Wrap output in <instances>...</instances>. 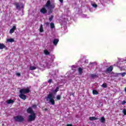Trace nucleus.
Segmentation results:
<instances>
[{
	"instance_id": "nucleus-16",
	"label": "nucleus",
	"mask_w": 126,
	"mask_h": 126,
	"mask_svg": "<svg viewBox=\"0 0 126 126\" xmlns=\"http://www.w3.org/2000/svg\"><path fill=\"white\" fill-rule=\"evenodd\" d=\"M59 89H60V87H57L55 90L52 91L53 93L56 94L58 91H59Z\"/></svg>"
},
{
	"instance_id": "nucleus-34",
	"label": "nucleus",
	"mask_w": 126,
	"mask_h": 126,
	"mask_svg": "<svg viewBox=\"0 0 126 126\" xmlns=\"http://www.w3.org/2000/svg\"><path fill=\"white\" fill-rule=\"evenodd\" d=\"M37 106L36 105H33L32 106V108H36Z\"/></svg>"
},
{
	"instance_id": "nucleus-36",
	"label": "nucleus",
	"mask_w": 126,
	"mask_h": 126,
	"mask_svg": "<svg viewBox=\"0 0 126 126\" xmlns=\"http://www.w3.org/2000/svg\"><path fill=\"white\" fill-rule=\"evenodd\" d=\"M67 126H73L72 124H67Z\"/></svg>"
},
{
	"instance_id": "nucleus-24",
	"label": "nucleus",
	"mask_w": 126,
	"mask_h": 126,
	"mask_svg": "<svg viewBox=\"0 0 126 126\" xmlns=\"http://www.w3.org/2000/svg\"><path fill=\"white\" fill-rule=\"evenodd\" d=\"M15 5H16V8H17V9H20V8L19 7V4L18 3H15Z\"/></svg>"
},
{
	"instance_id": "nucleus-25",
	"label": "nucleus",
	"mask_w": 126,
	"mask_h": 126,
	"mask_svg": "<svg viewBox=\"0 0 126 126\" xmlns=\"http://www.w3.org/2000/svg\"><path fill=\"white\" fill-rule=\"evenodd\" d=\"M92 6H93V7H94L95 8H96L97 6V4H96L95 3H92Z\"/></svg>"
},
{
	"instance_id": "nucleus-18",
	"label": "nucleus",
	"mask_w": 126,
	"mask_h": 126,
	"mask_svg": "<svg viewBox=\"0 0 126 126\" xmlns=\"http://www.w3.org/2000/svg\"><path fill=\"white\" fill-rule=\"evenodd\" d=\"M90 121H95L96 120H98V118L95 117H90Z\"/></svg>"
},
{
	"instance_id": "nucleus-31",
	"label": "nucleus",
	"mask_w": 126,
	"mask_h": 126,
	"mask_svg": "<svg viewBox=\"0 0 126 126\" xmlns=\"http://www.w3.org/2000/svg\"><path fill=\"white\" fill-rule=\"evenodd\" d=\"M123 114L126 115V109H124L123 110Z\"/></svg>"
},
{
	"instance_id": "nucleus-32",
	"label": "nucleus",
	"mask_w": 126,
	"mask_h": 126,
	"mask_svg": "<svg viewBox=\"0 0 126 126\" xmlns=\"http://www.w3.org/2000/svg\"><path fill=\"white\" fill-rule=\"evenodd\" d=\"M120 74H121L122 76H125V75H126V73L124 72L122 73H120Z\"/></svg>"
},
{
	"instance_id": "nucleus-10",
	"label": "nucleus",
	"mask_w": 126,
	"mask_h": 126,
	"mask_svg": "<svg viewBox=\"0 0 126 126\" xmlns=\"http://www.w3.org/2000/svg\"><path fill=\"white\" fill-rule=\"evenodd\" d=\"M40 12H41V13H46L47 12V9H46V8L43 7L41 9Z\"/></svg>"
},
{
	"instance_id": "nucleus-8",
	"label": "nucleus",
	"mask_w": 126,
	"mask_h": 126,
	"mask_svg": "<svg viewBox=\"0 0 126 126\" xmlns=\"http://www.w3.org/2000/svg\"><path fill=\"white\" fill-rule=\"evenodd\" d=\"M27 112H28V114H31V115L32 114H35V112H34V111H33L32 108L31 107L27 109Z\"/></svg>"
},
{
	"instance_id": "nucleus-6",
	"label": "nucleus",
	"mask_w": 126,
	"mask_h": 126,
	"mask_svg": "<svg viewBox=\"0 0 126 126\" xmlns=\"http://www.w3.org/2000/svg\"><path fill=\"white\" fill-rule=\"evenodd\" d=\"M14 119L16 122H19V123L24 121V118L20 115L15 117Z\"/></svg>"
},
{
	"instance_id": "nucleus-29",
	"label": "nucleus",
	"mask_w": 126,
	"mask_h": 126,
	"mask_svg": "<svg viewBox=\"0 0 126 126\" xmlns=\"http://www.w3.org/2000/svg\"><path fill=\"white\" fill-rule=\"evenodd\" d=\"M48 82L49 83V84H51V83H52L53 82V80L50 79V80H48Z\"/></svg>"
},
{
	"instance_id": "nucleus-27",
	"label": "nucleus",
	"mask_w": 126,
	"mask_h": 126,
	"mask_svg": "<svg viewBox=\"0 0 126 126\" xmlns=\"http://www.w3.org/2000/svg\"><path fill=\"white\" fill-rule=\"evenodd\" d=\"M53 18H54V16L52 15L49 19V21H52V20H53Z\"/></svg>"
},
{
	"instance_id": "nucleus-35",
	"label": "nucleus",
	"mask_w": 126,
	"mask_h": 126,
	"mask_svg": "<svg viewBox=\"0 0 126 126\" xmlns=\"http://www.w3.org/2000/svg\"><path fill=\"white\" fill-rule=\"evenodd\" d=\"M122 68L123 69L126 70V67H125V66H123V67H122Z\"/></svg>"
},
{
	"instance_id": "nucleus-5",
	"label": "nucleus",
	"mask_w": 126,
	"mask_h": 126,
	"mask_svg": "<svg viewBox=\"0 0 126 126\" xmlns=\"http://www.w3.org/2000/svg\"><path fill=\"white\" fill-rule=\"evenodd\" d=\"M36 120V114L33 113L29 116L28 121V122H33Z\"/></svg>"
},
{
	"instance_id": "nucleus-15",
	"label": "nucleus",
	"mask_w": 126,
	"mask_h": 126,
	"mask_svg": "<svg viewBox=\"0 0 126 126\" xmlns=\"http://www.w3.org/2000/svg\"><path fill=\"white\" fill-rule=\"evenodd\" d=\"M7 42L8 43H12L13 42H14V39L13 38L7 39Z\"/></svg>"
},
{
	"instance_id": "nucleus-28",
	"label": "nucleus",
	"mask_w": 126,
	"mask_h": 126,
	"mask_svg": "<svg viewBox=\"0 0 126 126\" xmlns=\"http://www.w3.org/2000/svg\"><path fill=\"white\" fill-rule=\"evenodd\" d=\"M102 87H103V88H107V84H103Z\"/></svg>"
},
{
	"instance_id": "nucleus-33",
	"label": "nucleus",
	"mask_w": 126,
	"mask_h": 126,
	"mask_svg": "<svg viewBox=\"0 0 126 126\" xmlns=\"http://www.w3.org/2000/svg\"><path fill=\"white\" fill-rule=\"evenodd\" d=\"M16 75H17V76H20V73H16Z\"/></svg>"
},
{
	"instance_id": "nucleus-17",
	"label": "nucleus",
	"mask_w": 126,
	"mask_h": 126,
	"mask_svg": "<svg viewBox=\"0 0 126 126\" xmlns=\"http://www.w3.org/2000/svg\"><path fill=\"white\" fill-rule=\"evenodd\" d=\"M7 104H12L13 103H14V101H13V100L12 99H9L7 100Z\"/></svg>"
},
{
	"instance_id": "nucleus-26",
	"label": "nucleus",
	"mask_w": 126,
	"mask_h": 126,
	"mask_svg": "<svg viewBox=\"0 0 126 126\" xmlns=\"http://www.w3.org/2000/svg\"><path fill=\"white\" fill-rule=\"evenodd\" d=\"M61 95H58L56 97V98L57 100H61Z\"/></svg>"
},
{
	"instance_id": "nucleus-23",
	"label": "nucleus",
	"mask_w": 126,
	"mask_h": 126,
	"mask_svg": "<svg viewBox=\"0 0 126 126\" xmlns=\"http://www.w3.org/2000/svg\"><path fill=\"white\" fill-rule=\"evenodd\" d=\"M93 94L94 95H97L98 92L96 90H93Z\"/></svg>"
},
{
	"instance_id": "nucleus-39",
	"label": "nucleus",
	"mask_w": 126,
	"mask_h": 126,
	"mask_svg": "<svg viewBox=\"0 0 126 126\" xmlns=\"http://www.w3.org/2000/svg\"><path fill=\"white\" fill-rule=\"evenodd\" d=\"M125 91H126V88H125Z\"/></svg>"
},
{
	"instance_id": "nucleus-9",
	"label": "nucleus",
	"mask_w": 126,
	"mask_h": 126,
	"mask_svg": "<svg viewBox=\"0 0 126 126\" xmlns=\"http://www.w3.org/2000/svg\"><path fill=\"white\" fill-rule=\"evenodd\" d=\"M16 29V27L15 26H14L12 29H10L9 31V33L10 34H12L13 32H14V31Z\"/></svg>"
},
{
	"instance_id": "nucleus-13",
	"label": "nucleus",
	"mask_w": 126,
	"mask_h": 126,
	"mask_svg": "<svg viewBox=\"0 0 126 126\" xmlns=\"http://www.w3.org/2000/svg\"><path fill=\"white\" fill-rule=\"evenodd\" d=\"M37 68V66H31L30 67V70H34V69H36Z\"/></svg>"
},
{
	"instance_id": "nucleus-14",
	"label": "nucleus",
	"mask_w": 126,
	"mask_h": 126,
	"mask_svg": "<svg viewBox=\"0 0 126 126\" xmlns=\"http://www.w3.org/2000/svg\"><path fill=\"white\" fill-rule=\"evenodd\" d=\"M100 122H101L102 124L105 123L106 120L105 119V118L104 117H102L100 119Z\"/></svg>"
},
{
	"instance_id": "nucleus-30",
	"label": "nucleus",
	"mask_w": 126,
	"mask_h": 126,
	"mask_svg": "<svg viewBox=\"0 0 126 126\" xmlns=\"http://www.w3.org/2000/svg\"><path fill=\"white\" fill-rule=\"evenodd\" d=\"M126 100H124L122 102V105H125L126 104Z\"/></svg>"
},
{
	"instance_id": "nucleus-1",
	"label": "nucleus",
	"mask_w": 126,
	"mask_h": 126,
	"mask_svg": "<svg viewBox=\"0 0 126 126\" xmlns=\"http://www.w3.org/2000/svg\"><path fill=\"white\" fill-rule=\"evenodd\" d=\"M54 60L52 59H44L40 63V65L41 67H47L48 68H50V66L52 65Z\"/></svg>"
},
{
	"instance_id": "nucleus-19",
	"label": "nucleus",
	"mask_w": 126,
	"mask_h": 126,
	"mask_svg": "<svg viewBox=\"0 0 126 126\" xmlns=\"http://www.w3.org/2000/svg\"><path fill=\"white\" fill-rule=\"evenodd\" d=\"M39 31L41 33H42V32H43L44 31V30H43V25H40Z\"/></svg>"
},
{
	"instance_id": "nucleus-37",
	"label": "nucleus",
	"mask_w": 126,
	"mask_h": 126,
	"mask_svg": "<svg viewBox=\"0 0 126 126\" xmlns=\"http://www.w3.org/2000/svg\"><path fill=\"white\" fill-rule=\"evenodd\" d=\"M60 0V2H61V3H63V0Z\"/></svg>"
},
{
	"instance_id": "nucleus-2",
	"label": "nucleus",
	"mask_w": 126,
	"mask_h": 126,
	"mask_svg": "<svg viewBox=\"0 0 126 126\" xmlns=\"http://www.w3.org/2000/svg\"><path fill=\"white\" fill-rule=\"evenodd\" d=\"M29 92H30L29 88L22 89L20 90V94L19 95V96L21 99L25 100L26 99V95L24 94H27V93H29Z\"/></svg>"
},
{
	"instance_id": "nucleus-3",
	"label": "nucleus",
	"mask_w": 126,
	"mask_h": 126,
	"mask_svg": "<svg viewBox=\"0 0 126 126\" xmlns=\"http://www.w3.org/2000/svg\"><path fill=\"white\" fill-rule=\"evenodd\" d=\"M45 7H46L47 9L50 10L48 13L49 14H51V13H53V9H54V8L55 7V3H51V1L48 0L45 5Z\"/></svg>"
},
{
	"instance_id": "nucleus-40",
	"label": "nucleus",
	"mask_w": 126,
	"mask_h": 126,
	"mask_svg": "<svg viewBox=\"0 0 126 126\" xmlns=\"http://www.w3.org/2000/svg\"><path fill=\"white\" fill-rule=\"evenodd\" d=\"M94 75H92V76H93H93H94Z\"/></svg>"
},
{
	"instance_id": "nucleus-4",
	"label": "nucleus",
	"mask_w": 126,
	"mask_h": 126,
	"mask_svg": "<svg viewBox=\"0 0 126 126\" xmlns=\"http://www.w3.org/2000/svg\"><path fill=\"white\" fill-rule=\"evenodd\" d=\"M46 101L51 103V105H55V100L54 99V96L52 94H50L45 97Z\"/></svg>"
},
{
	"instance_id": "nucleus-12",
	"label": "nucleus",
	"mask_w": 126,
	"mask_h": 126,
	"mask_svg": "<svg viewBox=\"0 0 126 126\" xmlns=\"http://www.w3.org/2000/svg\"><path fill=\"white\" fill-rule=\"evenodd\" d=\"M82 71H83V68H82L81 67H79V68H78L79 74L81 75V74H82Z\"/></svg>"
},
{
	"instance_id": "nucleus-20",
	"label": "nucleus",
	"mask_w": 126,
	"mask_h": 126,
	"mask_svg": "<svg viewBox=\"0 0 126 126\" xmlns=\"http://www.w3.org/2000/svg\"><path fill=\"white\" fill-rule=\"evenodd\" d=\"M44 53L46 55H50V53L47 50H44Z\"/></svg>"
},
{
	"instance_id": "nucleus-7",
	"label": "nucleus",
	"mask_w": 126,
	"mask_h": 126,
	"mask_svg": "<svg viewBox=\"0 0 126 126\" xmlns=\"http://www.w3.org/2000/svg\"><path fill=\"white\" fill-rule=\"evenodd\" d=\"M113 66H110L109 67L107 68V69L105 71V72L106 73H109V72H111L112 70H113Z\"/></svg>"
},
{
	"instance_id": "nucleus-22",
	"label": "nucleus",
	"mask_w": 126,
	"mask_h": 126,
	"mask_svg": "<svg viewBox=\"0 0 126 126\" xmlns=\"http://www.w3.org/2000/svg\"><path fill=\"white\" fill-rule=\"evenodd\" d=\"M5 46L3 45V44L0 43V50H2V49H4Z\"/></svg>"
},
{
	"instance_id": "nucleus-21",
	"label": "nucleus",
	"mask_w": 126,
	"mask_h": 126,
	"mask_svg": "<svg viewBox=\"0 0 126 126\" xmlns=\"http://www.w3.org/2000/svg\"><path fill=\"white\" fill-rule=\"evenodd\" d=\"M50 27L51 29L55 28V24H54V23H50Z\"/></svg>"
},
{
	"instance_id": "nucleus-11",
	"label": "nucleus",
	"mask_w": 126,
	"mask_h": 126,
	"mask_svg": "<svg viewBox=\"0 0 126 126\" xmlns=\"http://www.w3.org/2000/svg\"><path fill=\"white\" fill-rule=\"evenodd\" d=\"M58 43H59V39L56 38L54 39L53 40L54 45H55V46H57V45L58 44Z\"/></svg>"
},
{
	"instance_id": "nucleus-38",
	"label": "nucleus",
	"mask_w": 126,
	"mask_h": 126,
	"mask_svg": "<svg viewBox=\"0 0 126 126\" xmlns=\"http://www.w3.org/2000/svg\"><path fill=\"white\" fill-rule=\"evenodd\" d=\"M86 15H83V17H86Z\"/></svg>"
}]
</instances>
